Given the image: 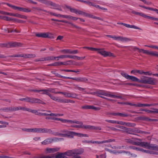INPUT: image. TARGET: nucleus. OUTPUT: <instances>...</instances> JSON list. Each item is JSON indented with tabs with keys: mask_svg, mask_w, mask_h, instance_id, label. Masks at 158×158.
Instances as JSON below:
<instances>
[{
	"mask_svg": "<svg viewBox=\"0 0 158 158\" xmlns=\"http://www.w3.org/2000/svg\"><path fill=\"white\" fill-rule=\"evenodd\" d=\"M120 74L127 79L130 80L132 81H137L138 82L152 85H156L158 83V80L155 78L143 76L139 80L136 77L129 75L123 72H121Z\"/></svg>",
	"mask_w": 158,
	"mask_h": 158,
	"instance_id": "f257e3e1",
	"label": "nucleus"
},
{
	"mask_svg": "<svg viewBox=\"0 0 158 158\" xmlns=\"http://www.w3.org/2000/svg\"><path fill=\"white\" fill-rule=\"evenodd\" d=\"M92 94L94 95H96L97 96L104 98L108 100L112 101H114V100L106 98L103 97V96H104L107 97L113 98H119L121 99H123L122 97L121 96L116 95L112 94L111 92L104 90L98 91L96 92H94Z\"/></svg>",
	"mask_w": 158,
	"mask_h": 158,
	"instance_id": "f03ea898",
	"label": "nucleus"
},
{
	"mask_svg": "<svg viewBox=\"0 0 158 158\" xmlns=\"http://www.w3.org/2000/svg\"><path fill=\"white\" fill-rule=\"evenodd\" d=\"M137 145L140 146L142 147L145 148H148V150H146L147 151H152L155 152V154H158V152L156 151H158V146H155L153 144H150L146 142H138Z\"/></svg>",
	"mask_w": 158,
	"mask_h": 158,
	"instance_id": "7ed1b4c3",
	"label": "nucleus"
},
{
	"mask_svg": "<svg viewBox=\"0 0 158 158\" xmlns=\"http://www.w3.org/2000/svg\"><path fill=\"white\" fill-rule=\"evenodd\" d=\"M66 8L70 10L72 13L76 14L77 15H82L84 16L94 19L95 16L89 14L81 10H78L74 8H72L70 6H67Z\"/></svg>",
	"mask_w": 158,
	"mask_h": 158,
	"instance_id": "20e7f679",
	"label": "nucleus"
},
{
	"mask_svg": "<svg viewBox=\"0 0 158 158\" xmlns=\"http://www.w3.org/2000/svg\"><path fill=\"white\" fill-rule=\"evenodd\" d=\"M84 150L81 148L78 149H74L68 150L65 152V154L68 156H73V155H81L84 152Z\"/></svg>",
	"mask_w": 158,
	"mask_h": 158,
	"instance_id": "39448f33",
	"label": "nucleus"
},
{
	"mask_svg": "<svg viewBox=\"0 0 158 158\" xmlns=\"http://www.w3.org/2000/svg\"><path fill=\"white\" fill-rule=\"evenodd\" d=\"M64 140L63 138H58L56 137L50 138L46 139L42 142V144L43 145H47L52 142H56Z\"/></svg>",
	"mask_w": 158,
	"mask_h": 158,
	"instance_id": "423d86ee",
	"label": "nucleus"
},
{
	"mask_svg": "<svg viewBox=\"0 0 158 158\" xmlns=\"http://www.w3.org/2000/svg\"><path fill=\"white\" fill-rule=\"evenodd\" d=\"M96 50H95V51H97L98 53L104 57L112 56L114 57L115 56L113 53L110 52L106 51L103 49L96 48Z\"/></svg>",
	"mask_w": 158,
	"mask_h": 158,
	"instance_id": "0eeeda50",
	"label": "nucleus"
},
{
	"mask_svg": "<svg viewBox=\"0 0 158 158\" xmlns=\"http://www.w3.org/2000/svg\"><path fill=\"white\" fill-rule=\"evenodd\" d=\"M49 35H52V34L49 32H40L36 33L35 36L40 38H49L50 39L54 38V37L52 36H49Z\"/></svg>",
	"mask_w": 158,
	"mask_h": 158,
	"instance_id": "6e6552de",
	"label": "nucleus"
},
{
	"mask_svg": "<svg viewBox=\"0 0 158 158\" xmlns=\"http://www.w3.org/2000/svg\"><path fill=\"white\" fill-rule=\"evenodd\" d=\"M113 39L115 40L121 41L123 42H127L131 40V39L128 38L123 37L122 36H116L114 35Z\"/></svg>",
	"mask_w": 158,
	"mask_h": 158,
	"instance_id": "1a4fd4ad",
	"label": "nucleus"
},
{
	"mask_svg": "<svg viewBox=\"0 0 158 158\" xmlns=\"http://www.w3.org/2000/svg\"><path fill=\"white\" fill-rule=\"evenodd\" d=\"M53 15L56 17L65 18L68 19H71L74 21H76L78 19V18L69 15H60V14H53Z\"/></svg>",
	"mask_w": 158,
	"mask_h": 158,
	"instance_id": "9d476101",
	"label": "nucleus"
},
{
	"mask_svg": "<svg viewBox=\"0 0 158 158\" xmlns=\"http://www.w3.org/2000/svg\"><path fill=\"white\" fill-rule=\"evenodd\" d=\"M60 149V148L59 147L47 148L45 150V152L46 154L52 153L58 151Z\"/></svg>",
	"mask_w": 158,
	"mask_h": 158,
	"instance_id": "9b49d317",
	"label": "nucleus"
},
{
	"mask_svg": "<svg viewBox=\"0 0 158 158\" xmlns=\"http://www.w3.org/2000/svg\"><path fill=\"white\" fill-rule=\"evenodd\" d=\"M71 138H73L74 136L78 137H89V135L86 134H83L80 133H77L74 131H72L71 132Z\"/></svg>",
	"mask_w": 158,
	"mask_h": 158,
	"instance_id": "f8f14e48",
	"label": "nucleus"
},
{
	"mask_svg": "<svg viewBox=\"0 0 158 158\" xmlns=\"http://www.w3.org/2000/svg\"><path fill=\"white\" fill-rule=\"evenodd\" d=\"M78 123H76L78 124V125H73L71 126L72 127H74L77 128H81L87 129V125H83L82 122H79L78 121Z\"/></svg>",
	"mask_w": 158,
	"mask_h": 158,
	"instance_id": "ddd939ff",
	"label": "nucleus"
},
{
	"mask_svg": "<svg viewBox=\"0 0 158 158\" xmlns=\"http://www.w3.org/2000/svg\"><path fill=\"white\" fill-rule=\"evenodd\" d=\"M129 148L132 149H133L135 150H136L138 151H141L143 152H146L147 153H148L149 154H155L156 153L155 152H153L152 151H147L146 150H144V149L139 148H137L135 146H130Z\"/></svg>",
	"mask_w": 158,
	"mask_h": 158,
	"instance_id": "4468645a",
	"label": "nucleus"
},
{
	"mask_svg": "<svg viewBox=\"0 0 158 158\" xmlns=\"http://www.w3.org/2000/svg\"><path fill=\"white\" fill-rule=\"evenodd\" d=\"M30 102L32 103H38L42 104H45V103L41 100L34 98H31Z\"/></svg>",
	"mask_w": 158,
	"mask_h": 158,
	"instance_id": "2eb2a0df",
	"label": "nucleus"
},
{
	"mask_svg": "<svg viewBox=\"0 0 158 158\" xmlns=\"http://www.w3.org/2000/svg\"><path fill=\"white\" fill-rule=\"evenodd\" d=\"M141 111H145L148 113L158 114V109L153 108V110H150L146 109H141Z\"/></svg>",
	"mask_w": 158,
	"mask_h": 158,
	"instance_id": "dca6fc26",
	"label": "nucleus"
},
{
	"mask_svg": "<svg viewBox=\"0 0 158 158\" xmlns=\"http://www.w3.org/2000/svg\"><path fill=\"white\" fill-rule=\"evenodd\" d=\"M71 60H69L65 62H55L53 63L50 64L51 65L55 66H60L61 65H68V62H70Z\"/></svg>",
	"mask_w": 158,
	"mask_h": 158,
	"instance_id": "f3484780",
	"label": "nucleus"
},
{
	"mask_svg": "<svg viewBox=\"0 0 158 158\" xmlns=\"http://www.w3.org/2000/svg\"><path fill=\"white\" fill-rule=\"evenodd\" d=\"M65 152L64 153L58 152L55 156L54 154V158H64V157H67L66 156H67L65 154Z\"/></svg>",
	"mask_w": 158,
	"mask_h": 158,
	"instance_id": "a211bd4d",
	"label": "nucleus"
},
{
	"mask_svg": "<svg viewBox=\"0 0 158 158\" xmlns=\"http://www.w3.org/2000/svg\"><path fill=\"white\" fill-rule=\"evenodd\" d=\"M52 132V131L50 129L45 128H40L39 133H49Z\"/></svg>",
	"mask_w": 158,
	"mask_h": 158,
	"instance_id": "6ab92c4d",
	"label": "nucleus"
},
{
	"mask_svg": "<svg viewBox=\"0 0 158 158\" xmlns=\"http://www.w3.org/2000/svg\"><path fill=\"white\" fill-rule=\"evenodd\" d=\"M125 141L127 143L136 145H137L138 144H137L138 142H135L133 139H125Z\"/></svg>",
	"mask_w": 158,
	"mask_h": 158,
	"instance_id": "aec40b11",
	"label": "nucleus"
},
{
	"mask_svg": "<svg viewBox=\"0 0 158 158\" xmlns=\"http://www.w3.org/2000/svg\"><path fill=\"white\" fill-rule=\"evenodd\" d=\"M40 110H41L42 111H45V110H32L30 109L29 112H31L32 113L34 114L35 115H40V112H39V111H40Z\"/></svg>",
	"mask_w": 158,
	"mask_h": 158,
	"instance_id": "412c9836",
	"label": "nucleus"
},
{
	"mask_svg": "<svg viewBox=\"0 0 158 158\" xmlns=\"http://www.w3.org/2000/svg\"><path fill=\"white\" fill-rule=\"evenodd\" d=\"M14 57H23L25 58H29L31 57L32 56V54H18L16 55L15 56H14Z\"/></svg>",
	"mask_w": 158,
	"mask_h": 158,
	"instance_id": "4be33fe9",
	"label": "nucleus"
},
{
	"mask_svg": "<svg viewBox=\"0 0 158 158\" xmlns=\"http://www.w3.org/2000/svg\"><path fill=\"white\" fill-rule=\"evenodd\" d=\"M87 129L91 130H100L102 129L101 127H95L89 125H87Z\"/></svg>",
	"mask_w": 158,
	"mask_h": 158,
	"instance_id": "5701e85b",
	"label": "nucleus"
},
{
	"mask_svg": "<svg viewBox=\"0 0 158 158\" xmlns=\"http://www.w3.org/2000/svg\"><path fill=\"white\" fill-rule=\"evenodd\" d=\"M124 26L128 28H134L136 29H140L139 28L134 25H130V24L125 23Z\"/></svg>",
	"mask_w": 158,
	"mask_h": 158,
	"instance_id": "b1692460",
	"label": "nucleus"
},
{
	"mask_svg": "<svg viewBox=\"0 0 158 158\" xmlns=\"http://www.w3.org/2000/svg\"><path fill=\"white\" fill-rule=\"evenodd\" d=\"M10 46L11 47H14L16 46H21L22 44L17 42H15L11 43L10 44Z\"/></svg>",
	"mask_w": 158,
	"mask_h": 158,
	"instance_id": "393cba45",
	"label": "nucleus"
},
{
	"mask_svg": "<svg viewBox=\"0 0 158 158\" xmlns=\"http://www.w3.org/2000/svg\"><path fill=\"white\" fill-rule=\"evenodd\" d=\"M131 73L135 75H136L137 73L142 74H143V71L138 70H133L131 71Z\"/></svg>",
	"mask_w": 158,
	"mask_h": 158,
	"instance_id": "a878e982",
	"label": "nucleus"
},
{
	"mask_svg": "<svg viewBox=\"0 0 158 158\" xmlns=\"http://www.w3.org/2000/svg\"><path fill=\"white\" fill-rule=\"evenodd\" d=\"M49 5L52 6V8L54 9H58L59 7V6L58 5L56 4L51 1L49 2Z\"/></svg>",
	"mask_w": 158,
	"mask_h": 158,
	"instance_id": "bb28decb",
	"label": "nucleus"
},
{
	"mask_svg": "<svg viewBox=\"0 0 158 158\" xmlns=\"http://www.w3.org/2000/svg\"><path fill=\"white\" fill-rule=\"evenodd\" d=\"M134 132L139 133L142 134H148V132L147 131H143L137 128L134 129Z\"/></svg>",
	"mask_w": 158,
	"mask_h": 158,
	"instance_id": "cd10ccee",
	"label": "nucleus"
},
{
	"mask_svg": "<svg viewBox=\"0 0 158 158\" xmlns=\"http://www.w3.org/2000/svg\"><path fill=\"white\" fill-rule=\"evenodd\" d=\"M3 4H6L7 6H8L11 8L15 10H17V9L18 6H16L13 5L10 3H2Z\"/></svg>",
	"mask_w": 158,
	"mask_h": 158,
	"instance_id": "c85d7f7f",
	"label": "nucleus"
},
{
	"mask_svg": "<svg viewBox=\"0 0 158 158\" xmlns=\"http://www.w3.org/2000/svg\"><path fill=\"white\" fill-rule=\"evenodd\" d=\"M49 91L50 90L49 89H42L40 90V92H43L41 93L42 94H45L49 96V95L50 94Z\"/></svg>",
	"mask_w": 158,
	"mask_h": 158,
	"instance_id": "c756f323",
	"label": "nucleus"
},
{
	"mask_svg": "<svg viewBox=\"0 0 158 158\" xmlns=\"http://www.w3.org/2000/svg\"><path fill=\"white\" fill-rule=\"evenodd\" d=\"M60 52L63 53L70 54V49H64L61 50H60Z\"/></svg>",
	"mask_w": 158,
	"mask_h": 158,
	"instance_id": "7c9ffc66",
	"label": "nucleus"
},
{
	"mask_svg": "<svg viewBox=\"0 0 158 158\" xmlns=\"http://www.w3.org/2000/svg\"><path fill=\"white\" fill-rule=\"evenodd\" d=\"M77 120H68L66 119L65 120V123H70L71 124L74 123H78Z\"/></svg>",
	"mask_w": 158,
	"mask_h": 158,
	"instance_id": "2f4dec72",
	"label": "nucleus"
},
{
	"mask_svg": "<svg viewBox=\"0 0 158 158\" xmlns=\"http://www.w3.org/2000/svg\"><path fill=\"white\" fill-rule=\"evenodd\" d=\"M45 58L46 61L54 60L56 59V57L54 56H47L45 57Z\"/></svg>",
	"mask_w": 158,
	"mask_h": 158,
	"instance_id": "473e14b6",
	"label": "nucleus"
},
{
	"mask_svg": "<svg viewBox=\"0 0 158 158\" xmlns=\"http://www.w3.org/2000/svg\"><path fill=\"white\" fill-rule=\"evenodd\" d=\"M154 105L153 104H143L139 103L138 107H141L143 106H150Z\"/></svg>",
	"mask_w": 158,
	"mask_h": 158,
	"instance_id": "72a5a7b5",
	"label": "nucleus"
},
{
	"mask_svg": "<svg viewBox=\"0 0 158 158\" xmlns=\"http://www.w3.org/2000/svg\"><path fill=\"white\" fill-rule=\"evenodd\" d=\"M127 130H125L127 132H128L129 134H132L135 135V134H133L132 132H134V129L128 128H127Z\"/></svg>",
	"mask_w": 158,
	"mask_h": 158,
	"instance_id": "f704fd0d",
	"label": "nucleus"
},
{
	"mask_svg": "<svg viewBox=\"0 0 158 158\" xmlns=\"http://www.w3.org/2000/svg\"><path fill=\"white\" fill-rule=\"evenodd\" d=\"M20 100L23 101H25L26 102H30L31 100V98L27 97L26 98H21L19 99Z\"/></svg>",
	"mask_w": 158,
	"mask_h": 158,
	"instance_id": "c9c22d12",
	"label": "nucleus"
},
{
	"mask_svg": "<svg viewBox=\"0 0 158 158\" xmlns=\"http://www.w3.org/2000/svg\"><path fill=\"white\" fill-rule=\"evenodd\" d=\"M132 13L133 14H135V15L140 16H141L143 17V15L144 14L143 13L137 12L135 11H132Z\"/></svg>",
	"mask_w": 158,
	"mask_h": 158,
	"instance_id": "e433bc0d",
	"label": "nucleus"
},
{
	"mask_svg": "<svg viewBox=\"0 0 158 158\" xmlns=\"http://www.w3.org/2000/svg\"><path fill=\"white\" fill-rule=\"evenodd\" d=\"M67 101L68 99L65 98L58 99V101L59 102L63 103H67Z\"/></svg>",
	"mask_w": 158,
	"mask_h": 158,
	"instance_id": "4c0bfd02",
	"label": "nucleus"
},
{
	"mask_svg": "<svg viewBox=\"0 0 158 158\" xmlns=\"http://www.w3.org/2000/svg\"><path fill=\"white\" fill-rule=\"evenodd\" d=\"M42 158H54V154H52L51 155L42 156Z\"/></svg>",
	"mask_w": 158,
	"mask_h": 158,
	"instance_id": "58836bf2",
	"label": "nucleus"
},
{
	"mask_svg": "<svg viewBox=\"0 0 158 158\" xmlns=\"http://www.w3.org/2000/svg\"><path fill=\"white\" fill-rule=\"evenodd\" d=\"M71 79L76 80L77 81H84V78H81L79 77H72Z\"/></svg>",
	"mask_w": 158,
	"mask_h": 158,
	"instance_id": "ea45409f",
	"label": "nucleus"
},
{
	"mask_svg": "<svg viewBox=\"0 0 158 158\" xmlns=\"http://www.w3.org/2000/svg\"><path fill=\"white\" fill-rule=\"evenodd\" d=\"M90 109L94 110L96 111L99 110L101 109V108L99 107H97L93 106H91Z\"/></svg>",
	"mask_w": 158,
	"mask_h": 158,
	"instance_id": "a19ab883",
	"label": "nucleus"
},
{
	"mask_svg": "<svg viewBox=\"0 0 158 158\" xmlns=\"http://www.w3.org/2000/svg\"><path fill=\"white\" fill-rule=\"evenodd\" d=\"M150 55L158 57V52H157L151 51Z\"/></svg>",
	"mask_w": 158,
	"mask_h": 158,
	"instance_id": "79ce46f5",
	"label": "nucleus"
},
{
	"mask_svg": "<svg viewBox=\"0 0 158 158\" xmlns=\"http://www.w3.org/2000/svg\"><path fill=\"white\" fill-rule=\"evenodd\" d=\"M57 58V60H58L59 59H64L67 58V55H61L57 57H56Z\"/></svg>",
	"mask_w": 158,
	"mask_h": 158,
	"instance_id": "37998d69",
	"label": "nucleus"
},
{
	"mask_svg": "<svg viewBox=\"0 0 158 158\" xmlns=\"http://www.w3.org/2000/svg\"><path fill=\"white\" fill-rule=\"evenodd\" d=\"M30 109L25 107L20 106V110H21L23 111H27L29 112Z\"/></svg>",
	"mask_w": 158,
	"mask_h": 158,
	"instance_id": "c03bdc74",
	"label": "nucleus"
},
{
	"mask_svg": "<svg viewBox=\"0 0 158 158\" xmlns=\"http://www.w3.org/2000/svg\"><path fill=\"white\" fill-rule=\"evenodd\" d=\"M40 115L53 116V113H51L50 114H47L46 113H42L40 112Z\"/></svg>",
	"mask_w": 158,
	"mask_h": 158,
	"instance_id": "a18cd8bd",
	"label": "nucleus"
},
{
	"mask_svg": "<svg viewBox=\"0 0 158 158\" xmlns=\"http://www.w3.org/2000/svg\"><path fill=\"white\" fill-rule=\"evenodd\" d=\"M49 96L52 99L58 102V99L56 97H55V96H53V95H52L50 94L49 95Z\"/></svg>",
	"mask_w": 158,
	"mask_h": 158,
	"instance_id": "49530a36",
	"label": "nucleus"
},
{
	"mask_svg": "<svg viewBox=\"0 0 158 158\" xmlns=\"http://www.w3.org/2000/svg\"><path fill=\"white\" fill-rule=\"evenodd\" d=\"M60 136H61L62 137H68V138H71V135H67L65 133H60Z\"/></svg>",
	"mask_w": 158,
	"mask_h": 158,
	"instance_id": "de8ad7c7",
	"label": "nucleus"
},
{
	"mask_svg": "<svg viewBox=\"0 0 158 158\" xmlns=\"http://www.w3.org/2000/svg\"><path fill=\"white\" fill-rule=\"evenodd\" d=\"M60 136H61L62 137H68V138H71V135H67L65 133H60Z\"/></svg>",
	"mask_w": 158,
	"mask_h": 158,
	"instance_id": "09e8293b",
	"label": "nucleus"
},
{
	"mask_svg": "<svg viewBox=\"0 0 158 158\" xmlns=\"http://www.w3.org/2000/svg\"><path fill=\"white\" fill-rule=\"evenodd\" d=\"M81 108L84 109H90L91 106L90 105H85L82 106Z\"/></svg>",
	"mask_w": 158,
	"mask_h": 158,
	"instance_id": "8fccbe9b",
	"label": "nucleus"
},
{
	"mask_svg": "<svg viewBox=\"0 0 158 158\" xmlns=\"http://www.w3.org/2000/svg\"><path fill=\"white\" fill-rule=\"evenodd\" d=\"M62 132L64 133L65 134L69 135H71V132H72L71 131L67 130H64L63 131H61Z\"/></svg>",
	"mask_w": 158,
	"mask_h": 158,
	"instance_id": "3c124183",
	"label": "nucleus"
},
{
	"mask_svg": "<svg viewBox=\"0 0 158 158\" xmlns=\"http://www.w3.org/2000/svg\"><path fill=\"white\" fill-rule=\"evenodd\" d=\"M3 19L4 20H6V21H11L13 20L14 19H12L11 18L7 16H5L3 17Z\"/></svg>",
	"mask_w": 158,
	"mask_h": 158,
	"instance_id": "603ef678",
	"label": "nucleus"
},
{
	"mask_svg": "<svg viewBox=\"0 0 158 158\" xmlns=\"http://www.w3.org/2000/svg\"><path fill=\"white\" fill-rule=\"evenodd\" d=\"M103 141L104 143H110L113 142H114L115 141V140L114 139H110L107 140H103Z\"/></svg>",
	"mask_w": 158,
	"mask_h": 158,
	"instance_id": "864d4df0",
	"label": "nucleus"
},
{
	"mask_svg": "<svg viewBox=\"0 0 158 158\" xmlns=\"http://www.w3.org/2000/svg\"><path fill=\"white\" fill-rule=\"evenodd\" d=\"M83 48H87V49L91 51H95L96 50V48H93L92 47H84Z\"/></svg>",
	"mask_w": 158,
	"mask_h": 158,
	"instance_id": "5fc2aeb1",
	"label": "nucleus"
},
{
	"mask_svg": "<svg viewBox=\"0 0 158 158\" xmlns=\"http://www.w3.org/2000/svg\"><path fill=\"white\" fill-rule=\"evenodd\" d=\"M139 6L140 7L143 8H145V9H148V10H153V11H154V10L155 9H153V8H152L147 7L145 6H142V5H139Z\"/></svg>",
	"mask_w": 158,
	"mask_h": 158,
	"instance_id": "6e6d98bb",
	"label": "nucleus"
},
{
	"mask_svg": "<svg viewBox=\"0 0 158 158\" xmlns=\"http://www.w3.org/2000/svg\"><path fill=\"white\" fill-rule=\"evenodd\" d=\"M125 104L131 106H135L136 107H138V106L139 105V103L137 104H133L130 102H126L125 103Z\"/></svg>",
	"mask_w": 158,
	"mask_h": 158,
	"instance_id": "4d7b16f0",
	"label": "nucleus"
},
{
	"mask_svg": "<svg viewBox=\"0 0 158 158\" xmlns=\"http://www.w3.org/2000/svg\"><path fill=\"white\" fill-rule=\"evenodd\" d=\"M40 128H32V132L39 133Z\"/></svg>",
	"mask_w": 158,
	"mask_h": 158,
	"instance_id": "13d9d810",
	"label": "nucleus"
},
{
	"mask_svg": "<svg viewBox=\"0 0 158 158\" xmlns=\"http://www.w3.org/2000/svg\"><path fill=\"white\" fill-rule=\"evenodd\" d=\"M22 11L25 12H31V10L28 8L22 7Z\"/></svg>",
	"mask_w": 158,
	"mask_h": 158,
	"instance_id": "bf43d9fd",
	"label": "nucleus"
},
{
	"mask_svg": "<svg viewBox=\"0 0 158 158\" xmlns=\"http://www.w3.org/2000/svg\"><path fill=\"white\" fill-rule=\"evenodd\" d=\"M136 126V124L133 123H127V127H133Z\"/></svg>",
	"mask_w": 158,
	"mask_h": 158,
	"instance_id": "052dcab7",
	"label": "nucleus"
},
{
	"mask_svg": "<svg viewBox=\"0 0 158 158\" xmlns=\"http://www.w3.org/2000/svg\"><path fill=\"white\" fill-rule=\"evenodd\" d=\"M115 127H117L121 128L125 131L126 130H127V128L123 126H120L119 125H116Z\"/></svg>",
	"mask_w": 158,
	"mask_h": 158,
	"instance_id": "680f3d73",
	"label": "nucleus"
},
{
	"mask_svg": "<svg viewBox=\"0 0 158 158\" xmlns=\"http://www.w3.org/2000/svg\"><path fill=\"white\" fill-rule=\"evenodd\" d=\"M105 121L106 122H108V123H112L116 124V120H106Z\"/></svg>",
	"mask_w": 158,
	"mask_h": 158,
	"instance_id": "e2e57ef3",
	"label": "nucleus"
},
{
	"mask_svg": "<svg viewBox=\"0 0 158 158\" xmlns=\"http://www.w3.org/2000/svg\"><path fill=\"white\" fill-rule=\"evenodd\" d=\"M129 115L125 113H119V116L121 117H127L129 116Z\"/></svg>",
	"mask_w": 158,
	"mask_h": 158,
	"instance_id": "0e129e2a",
	"label": "nucleus"
},
{
	"mask_svg": "<svg viewBox=\"0 0 158 158\" xmlns=\"http://www.w3.org/2000/svg\"><path fill=\"white\" fill-rule=\"evenodd\" d=\"M71 93L65 92L64 96L65 97L70 98Z\"/></svg>",
	"mask_w": 158,
	"mask_h": 158,
	"instance_id": "69168bd1",
	"label": "nucleus"
},
{
	"mask_svg": "<svg viewBox=\"0 0 158 158\" xmlns=\"http://www.w3.org/2000/svg\"><path fill=\"white\" fill-rule=\"evenodd\" d=\"M63 114L53 113V117H60L63 116Z\"/></svg>",
	"mask_w": 158,
	"mask_h": 158,
	"instance_id": "338daca9",
	"label": "nucleus"
},
{
	"mask_svg": "<svg viewBox=\"0 0 158 158\" xmlns=\"http://www.w3.org/2000/svg\"><path fill=\"white\" fill-rule=\"evenodd\" d=\"M78 95L75 93H71L70 98H77Z\"/></svg>",
	"mask_w": 158,
	"mask_h": 158,
	"instance_id": "774afa93",
	"label": "nucleus"
}]
</instances>
